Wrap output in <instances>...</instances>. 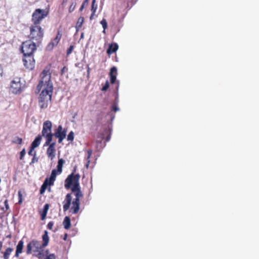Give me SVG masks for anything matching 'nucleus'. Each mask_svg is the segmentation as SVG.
<instances>
[{
    "instance_id": "17",
    "label": "nucleus",
    "mask_w": 259,
    "mask_h": 259,
    "mask_svg": "<svg viewBox=\"0 0 259 259\" xmlns=\"http://www.w3.org/2000/svg\"><path fill=\"white\" fill-rule=\"evenodd\" d=\"M42 139V137L41 135H38L34 140L32 142L31 144V147H32V149H35V148L37 147L40 143L41 140Z\"/></svg>"
},
{
    "instance_id": "39",
    "label": "nucleus",
    "mask_w": 259,
    "mask_h": 259,
    "mask_svg": "<svg viewBox=\"0 0 259 259\" xmlns=\"http://www.w3.org/2000/svg\"><path fill=\"white\" fill-rule=\"evenodd\" d=\"M104 135L103 134H101L99 137V138H100V140H97V143L99 144H101L102 140L104 139Z\"/></svg>"
},
{
    "instance_id": "30",
    "label": "nucleus",
    "mask_w": 259,
    "mask_h": 259,
    "mask_svg": "<svg viewBox=\"0 0 259 259\" xmlns=\"http://www.w3.org/2000/svg\"><path fill=\"white\" fill-rule=\"evenodd\" d=\"M29 155L34 156L36 155V152L34 151V149H32V147H30V149L28 152Z\"/></svg>"
},
{
    "instance_id": "24",
    "label": "nucleus",
    "mask_w": 259,
    "mask_h": 259,
    "mask_svg": "<svg viewBox=\"0 0 259 259\" xmlns=\"http://www.w3.org/2000/svg\"><path fill=\"white\" fill-rule=\"evenodd\" d=\"M83 21H84V18L83 17H80L78 20H77V21L76 22V27L77 28H80L81 27L82 25V24L83 23Z\"/></svg>"
},
{
    "instance_id": "12",
    "label": "nucleus",
    "mask_w": 259,
    "mask_h": 259,
    "mask_svg": "<svg viewBox=\"0 0 259 259\" xmlns=\"http://www.w3.org/2000/svg\"><path fill=\"white\" fill-rule=\"evenodd\" d=\"M56 143L55 142H51L48 145L49 146L47 149L46 153L47 156L51 160H53L55 157L56 155V149H55Z\"/></svg>"
},
{
    "instance_id": "27",
    "label": "nucleus",
    "mask_w": 259,
    "mask_h": 259,
    "mask_svg": "<svg viewBox=\"0 0 259 259\" xmlns=\"http://www.w3.org/2000/svg\"><path fill=\"white\" fill-rule=\"evenodd\" d=\"M13 143L21 145L22 143V139L18 137H16L15 139L13 141Z\"/></svg>"
},
{
    "instance_id": "46",
    "label": "nucleus",
    "mask_w": 259,
    "mask_h": 259,
    "mask_svg": "<svg viewBox=\"0 0 259 259\" xmlns=\"http://www.w3.org/2000/svg\"><path fill=\"white\" fill-rule=\"evenodd\" d=\"M3 73V68L2 66L0 65V76H2V74Z\"/></svg>"
},
{
    "instance_id": "28",
    "label": "nucleus",
    "mask_w": 259,
    "mask_h": 259,
    "mask_svg": "<svg viewBox=\"0 0 259 259\" xmlns=\"http://www.w3.org/2000/svg\"><path fill=\"white\" fill-rule=\"evenodd\" d=\"M74 140V133L71 131L67 136V140L69 141H72Z\"/></svg>"
},
{
    "instance_id": "2",
    "label": "nucleus",
    "mask_w": 259,
    "mask_h": 259,
    "mask_svg": "<svg viewBox=\"0 0 259 259\" xmlns=\"http://www.w3.org/2000/svg\"><path fill=\"white\" fill-rule=\"evenodd\" d=\"M73 172L68 176L65 180L64 186L66 189H71L72 193L75 196V198L72 202L70 211L73 214H77L80 208V199L83 197L79 185L80 175L79 174H74Z\"/></svg>"
},
{
    "instance_id": "26",
    "label": "nucleus",
    "mask_w": 259,
    "mask_h": 259,
    "mask_svg": "<svg viewBox=\"0 0 259 259\" xmlns=\"http://www.w3.org/2000/svg\"><path fill=\"white\" fill-rule=\"evenodd\" d=\"M4 205H5V207H2V209L4 211V212H6L9 209V204H8V200L7 199H6L4 202Z\"/></svg>"
},
{
    "instance_id": "42",
    "label": "nucleus",
    "mask_w": 259,
    "mask_h": 259,
    "mask_svg": "<svg viewBox=\"0 0 259 259\" xmlns=\"http://www.w3.org/2000/svg\"><path fill=\"white\" fill-rule=\"evenodd\" d=\"M38 161V158L36 157V155L33 156L31 162L30 163V164L34 163L35 162Z\"/></svg>"
},
{
    "instance_id": "51",
    "label": "nucleus",
    "mask_w": 259,
    "mask_h": 259,
    "mask_svg": "<svg viewBox=\"0 0 259 259\" xmlns=\"http://www.w3.org/2000/svg\"><path fill=\"white\" fill-rule=\"evenodd\" d=\"M95 0H93L92 6H95Z\"/></svg>"
},
{
    "instance_id": "31",
    "label": "nucleus",
    "mask_w": 259,
    "mask_h": 259,
    "mask_svg": "<svg viewBox=\"0 0 259 259\" xmlns=\"http://www.w3.org/2000/svg\"><path fill=\"white\" fill-rule=\"evenodd\" d=\"M18 198H19L18 203L19 204H21L23 201V196H22V194L21 191H18Z\"/></svg>"
},
{
    "instance_id": "8",
    "label": "nucleus",
    "mask_w": 259,
    "mask_h": 259,
    "mask_svg": "<svg viewBox=\"0 0 259 259\" xmlns=\"http://www.w3.org/2000/svg\"><path fill=\"white\" fill-rule=\"evenodd\" d=\"M10 90L14 94H19L22 92V83L20 77H15L11 82Z\"/></svg>"
},
{
    "instance_id": "11",
    "label": "nucleus",
    "mask_w": 259,
    "mask_h": 259,
    "mask_svg": "<svg viewBox=\"0 0 259 259\" xmlns=\"http://www.w3.org/2000/svg\"><path fill=\"white\" fill-rule=\"evenodd\" d=\"M24 65L28 70H32L35 66V60L33 56H24L23 59Z\"/></svg>"
},
{
    "instance_id": "41",
    "label": "nucleus",
    "mask_w": 259,
    "mask_h": 259,
    "mask_svg": "<svg viewBox=\"0 0 259 259\" xmlns=\"http://www.w3.org/2000/svg\"><path fill=\"white\" fill-rule=\"evenodd\" d=\"M45 259H56V256L54 254H50L48 255Z\"/></svg>"
},
{
    "instance_id": "43",
    "label": "nucleus",
    "mask_w": 259,
    "mask_h": 259,
    "mask_svg": "<svg viewBox=\"0 0 259 259\" xmlns=\"http://www.w3.org/2000/svg\"><path fill=\"white\" fill-rule=\"evenodd\" d=\"M65 70H67V68L65 66H64L63 67V68L61 69V73L62 75H63L64 74Z\"/></svg>"
},
{
    "instance_id": "34",
    "label": "nucleus",
    "mask_w": 259,
    "mask_h": 259,
    "mask_svg": "<svg viewBox=\"0 0 259 259\" xmlns=\"http://www.w3.org/2000/svg\"><path fill=\"white\" fill-rule=\"evenodd\" d=\"M75 7H76V4L72 3L69 8V12L70 13H71L72 12H73L74 10Z\"/></svg>"
},
{
    "instance_id": "7",
    "label": "nucleus",
    "mask_w": 259,
    "mask_h": 259,
    "mask_svg": "<svg viewBox=\"0 0 259 259\" xmlns=\"http://www.w3.org/2000/svg\"><path fill=\"white\" fill-rule=\"evenodd\" d=\"M48 11L44 9H36L32 15L31 21L33 25H40L42 19L48 15Z\"/></svg>"
},
{
    "instance_id": "29",
    "label": "nucleus",
    "mask_w": 259,
    "mask_h": 259,
    "mask_svg": "<svg viewBox=\"0 0 259 259\" xmlns=\"http://www.w3.org/2000/svg\"><path fill=\"white\" fill-rule=\"evenodd\" d=\"M74 48V46H73V45L70 46V47L68 48V49L67 50V52H66L67 56H68L72 53Z\"/></svg>"
},
{
    "instance_id": "5",
    "label": "nucleus",
    "mask_w": 259,
    "mask_h": 259,
    "mask_svg": "<svg viewBox=\"0 0 259 259\" xmlns=\"http://www.w3.org/2000/svg\"><path fill=\"white\" fill-rule=\"evenodd\" d=\"M52 123L50 120L45 121L43 123L41 137L46 139L44 146H47L50 143L52 142L54 134L52 133Z\"/></svg>"
},
{
    "instance_id": "6",
    "label": "nucleus",
    "mask_w": 259,
    "mask_h": 259,
    "mask_svg": "<svg viewBox=\"0 0 259 259\" xmlns=\"http://www.w3.org/2000/svg\"><path fill=\"white\" fill-rule=\"evenodd\" d=\"M36 45H37L35 42L30 40L24 41L21 46V50L24 56H33L34 52L36 49Z\"/></svg>"
},
{
    "instance_id": "10",
    "label": "nucleus",
    "mask_w": 259,
    "mask_h": 259,
    "mask_svg": "<svg viewBox=\"0 0 259 259\" xmlns=\"http://www.w3.org/2000/svg\"><path fill=\"white\" fill-rule=\"evenodd\" d=\"M67 130L63 129L61 125H59L54 134L56 138L58 139V143H61L66 136Z\"/></svg>"
},
{
    "instance_id": "13",
    "label": "nucleus",
    "mask_w": 259,
    "mask_h": 259,
    "mask_svg": "<svg viewBox=\"0 0 259 259\" xmlns=\"http://www.w3.org/2000/svg\"><path fill=\"white\" fill-rule=\"evenodd\" d=\"M117 75V71L116 67H112L110 69L109 75L110 78V82L112 84L116 83V90L118 91L119 86V81H116V76Z\"/></svg>"
},
{
    "instance_id": "4",
    "label": "nucleus",
    "mask_w": 259,
    "mask_h": 259,
    "mask_svg": "<svg viewBox=\"0 0 259 259\" xmlns=\"http://www.w3.org/2000/svg\"><path fill=\"white\" fill-rule=\"evenodd\" d=\"M29 40L35 42L38 46L42 40L44 32L40 25H31L30 27Z\"/></svg>"
},
{
    "instance_id": "21",
    "label": "nucleus",
    "mask_w": 259,
    "mask_h": 259,
    "mask_svg": "<svg viewBox=\"0 0 259 259\" xmlns=\"http://www.w3.org/2000/svg\"><path fill=\"white\" fill-rule=\"evenodd\" d=\"M13 249L11 247H8L6 249L5 251L4 252V259H9V255L10 254L13 252Z\"/></svg>"
},
{
    "instance_id": "40",
    "label": "nucleus",
    "mask_w": 259,
    "mask_h": 259,
    "mask_svg": "<svg viewBox=\"0 0 259 259\" xmlns=\"http://www.w3.org/2000/svg\"><path fill=\"white\" fill-rule=\"evenodd\" d=\"M53 225H54V222L52 221H51V222H49V223L48 224L47 228L50 230H52L53 229Z\"/></svg>"
},
{
    "instance_id": "38",
    "label": "nucleus",
    "mask_w": 259,
    "mask_h": 259,
    "mask_svg": "<svg viewBox=\"0 0 259 259\" xmlns=\"http://www.w3.org/2000/svg\"><path fill=\"white\" fill-rule=\"evenodd\" d=\"M88 2H89V0H85L83 3L82 4L81 6V7L79 9V11H82V10L83 9L85 5H88Z\"/></svg>"
},
{
    "instance_id": "19",
    "label": "nucleus",
    "mask_w": 259,
    "mask_h": 259,
    "mask_svg": "<svg viewBox=\"0 0 259 259\" xmlns=\"http://www.w3.org/2000/svg\"><path fill=\"white\" fill-rule=\"evenodd\" d=\"M65 163V160L62 158H60L58 160V164L57 166V169H56L58 171V174H61L62 171V167L64 163Z\"/></svg>"
},
{
    "instance_id": "48",
    "label": "nucleus",
    "mask_w": 259,
    "mask_h": 259,
    "mask_svg": "<svg viewBox=\"0 0 259 259\" xmlns=\"http://www.w3.org/2000/svg\"><path fill=\"white\" fill-rule=\"evenodd\" d=\"M67 237H68V235L67 233H65L64 235V237H63V240L66 241L67 240Z\"/></svg>"
},
{
    "instance_id": "1",
    "label": "nucleus",
    "mask_w": 259,
    "mask_h": 259,
    "mask_svg": "<svg viewBox=\"0 0 259 259\" xmlns=\"http://www.w3.org/2000/svg\"><path fill=\"white\" fill-rule=\"evenodd\" d=\"M40 80L36 87V93L42 90L38 98V104L40 109H46L51 102L53 91V84L51 81L50 68L46 67L40 75Z\"/></svg>"
},
{
    "instance_id": "9",
    "label": "nucleus",
    "mask_w": 259,
    "mask_h": 259,
    "mask_svg": "<svg viewBox=\"0 0 259 259\" xmlns=\"http://www.w3.org/2000/svg\"><path fill=\"white\" fill-rule=\"evenodd\" d=\"M62 36V29L61 27H60L57 30V34L56 37L49 44L47 48L49 49L52 50L54 47L57 46L61 39Z\"/></svg>"
},
{
    "instance_id": "32",
    "label": "nucleus",
    "mask_w": 259,
    "mask_h": 259,
    "mask_svg": "<svg viewBox=\"0 0 259 259\" xmlns=\"http://www.w3.org/2000/svg\"><path fill=\"white\" fill-rule=\"evenodd\" d=\"M101 24L102 25L104 30H105L107 27V23L106 20L105 19H103L100 22ZM105 30H104V31Z\"/></svg>"
},
{
    "instance_id": "37",
    "label": "nucleus",
    "mask_w": 259,
    "mask_h": 259,
    "mask_svg": "<svg viewBox=\"0 0 259 259\" xmlns=\"http://www.w3.org/2000/svg\"><path fill=\"white\" fill-rule=\"evenodd\" d=\"M45 180H47V184L49 186H52V185H53L54 184V183L55 182V180H51V178L50 177L49 178H46Z\"/></svg>"
},
{
    "instance_id": "15",
    "label": "nucleus",
    "mask_w": 259,
    "mask_h": 259,
    "mask_svg": "<svg viewBox=\"0 0 259 259\" xmlns=\"http://www.w3.org/2000/svg\"><path fill=\"white\" fill-rule=\"evenodd\" d=\"M118 49V45L116 43H111L109 45L108 49L107 50V54L108 55L115 53Z\"/></svg>"
},
{
    "instance_id": "36",
    "label": "nucleus",
    "mask_w": 259,
    "mask_h": 259,
    "mask_svg": "<svg viewBox=\"0 0 259 259\" xmlns=\"http://www.w3.org/2000/svg\"><path fill=\"white\" fill-rule=\"evenodd\" d=\"M119 110V109L118 108V107L117 106V104L116 103H114V104H113V105L112 106V110L114 112H116V111H118Z\"/></svg>"
},
{
    "instance_id": "14",
    "label": "nucleus",
    "mask_w": 259,
    "mask_h": 259,
    "mask_svg": "<svg viewBox=\"0 0 259 259\" xmlns=\"http://www.w3.org/2000/svg\"><path fill=\"white\" fill-rule=\"evenodd\" d=\"M71 193H68L65 196V198L63 202V209L64 211H66L70 208L72 201Z\"/></svg>"
},
{
    "instance_id": "50",
    "label": "nucleus",
    "mask_w": 259,
    "mask_h": 259,
    "mask_svg": "<svg viewBox=\"0 0 259 259\" xmlns=\"http://www.w3.org/2000/svg\"><path fill=\"white\" fill-rule=\"evenodd\" d=\"M87 72H88V75L90 74V67H89V66H88V70H87Z\"/></svg>"
},
{
    "instance_id": "47",
    "label": "nucleus",
    "mask_w": 259,
    "mask_h": 259,
    "mask_svg": "<svg viewBox=\"0 0 259 259\" xmlns=\"http://www.w3.org/2000/svg\"><path fill=\"white\" fill-rule=\"evenodd\" d=\"M110 135H108L106 138L105 141L108 142L110 140Z\"/></svg>"
},
{
    "instance_id": "23",
    "label": "nucleus",
    "mask_w": 259,
    "mask_h": 259,
    "mask_svg": "<svg viewBox=\"0 0 259 259\" xmlns=\"http://www.w3.org/2000/svg\"><path fill=\"white\" fill-rule=\"evenodd\" d=\"M49 185L47 184V180H45L43 184L41 185L40 189V194H42L46 191L47 187Z\"/></svg>"
},
{
    "instance_id": "20",
    "label": "nucleus",
    "mask_w": 259,
    "mask_h": 259,
    "mask_svg": "<svg viewBox=\"0 0 259 259\" xmlns=\"http://www.w3.org/2000/svg\"><path fill=\"white\" fill-rule=\"evenodd\" d=\"M64 228L67 230L70 228L71 226L70 219L69 217H65L63 222Z\"/></svg>"
},
{
    "instance_id": "16",
    "label": "nucleus",
    "mask_w": 259,
    "mask_h": 259,
    "mask_svg": "<svg viewBox=\"0 0 259 259\" xmlns=\"http://www.w3.org/2000/svg\"><path fill=\"white\" fill-rule=\"evenodd\" d=\"M24 246V242L22 240L19 241L17 246L15 253V256L17 257H19V254L22 252Z\"/></svg>"
},
{
    "instance_id": "45",
    "label": "nucleus",
    "mask_w": 259,
    "mask_h": 259,
    "mask_svg": "<svg viewBox=\"0 0 259 259\" xmlns=\"http://www.w3.org/2000/svg\"><path fill=\"white\" fill-rule=\"evenodd\" d=\"M102 119V115H98V117L97 119V122H99Z\"/></svg>"
},
{
    "instance_id": "25",
    "label": "nucleus",
    "mask_w": 259,
    "mask_h": 259,
    "mask_svg": "<svg viewBox=\"0 0 259 259\" xmlns=\"http://www.w3.org/2000/svg\"><path fill=\"white\" fill-rule=\"evenodd\" d=\"M58 173V171L56 169H53L51 172V176L50 177L51 178V180H55L56 176Z\"/></svg>"
},
{
    "instance_id": "18",
    "label": "nucleus",
    "mask_w": 259,
    "mask_h": 259,
    "mask_svg": "<svg viewBox=\"0 0 259 259\" xmlns=\"http://www.w3.org/2000/svg\"><path fill=\"white\" fill-rule=\"evenodd\" d=\"M49 208V204L48 203L46 204L44 206L42 211L40 212L41 220L46 219Z\"/></svg>"
},
{
    "instance_id": "49",
    "label": "nucleus",
    "mask_w": 259,
    "mask_h": 259,
    "mask_svg": "<svg viewBox=\"0 0 259 259\" xmlns=\"http://www.w3.org/2000/svg\"><path fill=\"white\" fill-rule=\"evenodd\" d=\"M97 8V7H95V6H92V9H91V11L93 12H94V10H95V8Z\"/></svg>"
},
{
    "instance_id": "33",
    "label": "nucleus",
    "mask_w": 259,
    "mask_h": 259,
    "mask_svg": "<svg viewBox=\"0 0 259 259\" xmlns=\"http://www.w3.org/2000/svg\"><path fill=\"white\" fill-rule=\"evenodd\" d=\"M109 88V83L108 80H107L105 82L104 85L102 87L101 90L102 91H106L108 88Z\"/></svg>"
},
{
    "instance_id": "44",
    "label": "nucleus",
    "mask_w": 259,
    "mask_h": 259,
    "mask_svg": "<svg viewBox=\"0 0 259 259\" xmlns=\"http://www.w3.org/2000/svg\"><path fill=\"white\" fill-rule=\"evenodd\" d=\"M96 10H97V8H95V10H94V12H92L91 16H90V19H93V17L94 16V15H95V13H96Z\"/></svg>"
},
{
    "instance_id": "3",
    "label": "nucleus",
    "mask_w": 259,
    "mask_h": 259,
    "mask_svg": "<svg viewBox=\"0 0 259 259\" xmlns=\"http://www.w3.org/2000/svg\"><path fill=\"white\" fill-rule=\"evenodd\" d=\"M42 243L36 239H33L29 242L26 246V254H32L33 256L37 257L38 259L44 258V248L48 245L50 238L48 236V232L45 230L42 235Z\"/></svg>"
},
{
    "instance_id": "35",
    "label": "nucleus",
    "mask_w": 259,
    "mask_h": 259,
    "mask_svg": "<svg viewBox=\"0 0 259 259\" xmlns=\"http://www.w3.org/2000/svg\"><path fill=\"white\" fill-rule=\"evenodd\" d=\"M26 154L25 149H23L20 153V159L22 160Z\"/></svg>"
},
{
    "instance_id": "22",
    "label": "nucleus",
    "mask_w": 259,
    "mask_h": 259,
    "mask_svg": "<svg viewBox=\"0 0 259 259\" xmlns=\"http://www.w3.org/2000/svg\"><path fill=\"white\" fill-rule=\"evenodd\" d=\"M92 153H93V151L91 149H90V150H88L87 151V153H88V156H87V162L85 164V167L87 168H89V164H90V158L92 155Z\"/></svg>"
},
{
    "instance_id": "52",
    "label": "nucleus",
    "mask_w": 259,
    "mask_h": 259,
    "mask_svg": "<svg viewBox=\"0 0 259 259\" xmlns=\"http://www.w3.org/2000/svg\"><path fill=\"white\" fill-rule=\"evenodd\" d=\"M68 0H63V3H66L67 2Z\"/></svg>"
}]
</instances>
